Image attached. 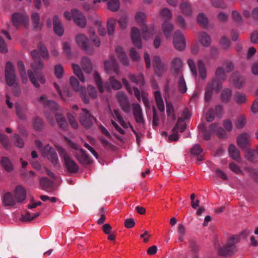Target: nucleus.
<instances>
[{"label": "nucleus", "mask_w": 258, "mask_h": 258, "mask_svg": "<svg viewBox=\"0 0 258 258\" xmlns=\"http://www.w3.org/2000/svg\"><path fill=\"white\" fill-rule=\"evenodd\" d=\"M31 54L34 60L33 62L31 63V66L34 73L29 70L28 71V75L31 83L35 87L38 88L40 87V85L38 83L35 75L41 84H44L46 81L45 77L43 74L39 73L44 68V66L40 60L39 53L37 50L32 51Z\"/></svg>", "instance_id": "nucleus-1"}, {"label": "nucleus", "mask_w": 258, "mask_h": 258, "mask_svg": "<svg viewBox=\"0 0 258 258\" xmlns=\"http://www.w3.org/2000/svg\"><path fill=\"white\" fill-rule=\"evenodd\" d=\"M239 241V236L234 235L231 236L223 247H219L217 249L219 255L221 256H230L236 251L235 244Z\"/></svg>", "instance_id": "nucleus-2"}, {"label": "nucleus", "mask_w": 258, "mask_h": 258, "mask_svg": "<svg viewBox=\"0 0 258 258\" xmlns=\"http://www.w3.org/2000/svg\"><path fill=\"white\" fill-rule=\"evenodd\" d=\"M234 69L233 63L230 60L227 59L223 61L222 66L217 67L215 71V76L224 81L227 79L226 73L231 72Z\"/></svg>", "instance_id": "nucleus-3"}, {"label": "nucleus", "mask_w": 258, "mask_h": 258, "mask_svg": "<svg viewBox=\"0 0 258 258\" xmlns=\"http://www.w3.org/2000/svg\"><path fill=\"white\" fill-rule=\"evenodd\" d=\"M72 15L75 23L78 26L81 28H84L86 26V17L81 12L76 9H73L72 10V14L68 11L64 13V17L68 20L71 19Z\"/></svg>", "instance_id": "nucleus-4"}, {"label": "nucleus", "mask_w": 258, "mask_h": 258, "mask_svg": "<svg viewBox=\"0 0 258 258\" xmlns=\"http://www.w3.org/2000/svg\"><path fill=\"white\" fill-rule=\"evenodd\" d=\"M71 146L77 151L75 156L79 162L83 165H89L91 163V160L89 155L83 149L80 148L78 145L75 143H71Z\"/></svg>", "instance_id": "nucleus-5"}, {"label": "nucleus", "mask_w": 258, "mask_h": 258, "mask_svg": "<svg viewBox=\"0 0 258 258\" xmlns=\"http://www.w3.org/2000/svg\"><path fill=\"white\" fill-rule=\"evenodd\" d=\"M5 77L7 84L10 86L17 85L16 76L14 72V69L12 63L7 62L5 67Z\"/></svg>", "instance_id": "nucleus-6"}, {"label": "nucleus", "mask_w": 258, "mask_h": 258, "mask_svg": "<svg viewBox=\"0 0 258 258\" xmlns=\"http://www.w3.org/2000/svg\"><path fill=\"white\" fill-rule=\"evenodd\" d=\"M116 98L122 111L128 113L131 111V104L126 94L121 91L118 92Z\"/></svg>", "instance_id": "nucleus-7"}, {"label": "nucleus", "mask_w": 258, "mask_h": 258, "mask_svg": "<svg viewBox=\"0 0 258 258\" xmlns=\"http://www.w3.org/2000/svg\"><path fill=\"white\" fill-rule=\"evenodd\" d=\"M76 39L78 45L87 53L92 54L93 52L92 46L89 43L88 38L84 34L78 35Z\"/></svg>", "instance_id": "nucleus-8"}, {"label": "nucleus", "mask_w": 258, "mask_h": 258, "mask_svg": "<svg viewBox=\"0 0 258 258\" xmlns=\"http://www.w3.org/2000/svg\"><path fill=\"white\" fill-rule=\"evenodd\" d=\"M133 114L136 122L140 124H144L145 120L144 118L143 112L141 105L139 103H132Z\"/></svg>", "instance_id": "nucleus-9"}, {"label": "nucleus", "mask_w": 258, "mask_h": 258, "mask_svg": "<svg viewBox=\"0 0 258 258\" xmlns=\"http://www.w3.org/2000/svg\"><path fill=\"white\" fill-rule=\"evenodd\" d=\"M153 65L155 73L158 76H161L166 71V65L162 63L159 56L155 55L153 58Z\"/></svg>", "instance_id": "nucleus-10"}, {"label": "nucleus", "mask_w": 258, "mask_h": 258, "mask_svg": "<svg viewBox=\"0 0 258 258\" xmlns=\"http://www.w3.org/2000/svg\"><path fill=\"white\" fill-rule=\"evenodd\" d=\"M82 111L83 113L80 115V122L85 127L89 128L92 125L93 120L95 118L87 109L83 108Z\"/></svg>", "instance_id": "nucleus-11"}, {"label": "nucleus", "mask_w": 258, "mask_h": 258, "mask_svg": "<svg viewBox=\"0 0 258 258\" xmlns=\"http://www.w3.org/2000/svg\"><path fill=\"white\" fill-rule=\"evenodd\" d=\"M173 44L175 48L178 50H182L185 47V40L183 35L180 31L175 32L173 36Z\"/></svg>", "instance_id": "nucleus-12"}, {"label": "nucleus", "mask_w": 258, "mask_h": 258, "mask_svg": "<svg viewBox=\"0 0 258 258\" xmlns=\"http://www.w3.org/2000/svg\"><path fill=\"white\" fill-rule=\"evenodd\" d=\"M104 68L108 74H111L112 71L117 75L119 74L118 64L113 56L110 57L109 60L104 61Z\"/></svg>", "instance_id": "nucleus-13"}, {"label": "nucleus", "mask_w": 258, "mask_h": 258, "mask_svg": "<svg viewBox=\"0 0 258 258\" xmlns=\"http://www.w3.org/2000/svg\"><path fill=\"white\" fill-rule=\"evenodd\" d=\"M12 20L15 27H17L20 25H25L28 22V17L23 14L16 13L12 16Z\"/></svg>", "instance_id": "nucleus-14"}, {"label": "nucleus", "mask_w": 258, "mask_h": 258, "mask_svg": "<svg viewBox=\"0 0 258 258\" xmlns=\"http://www.w3.org/2000/svg\"><path fill=\"white\" fill-rule=\"evenodd\" d=\"M52 163L55 165L58 163V156L55 149L49 145L45 146L43 152Z\"/></svg>", "instance_id": "nucleus-15"}, {"label": "nucleus", "mask_w": 258, "mask_h": 258, "mask_svg": "<svg viewBox=\"0 0 258 258\" xmlns=\"http://www.w3.org/2000/svg\"><path fill=\"white\" fill-rule=\"evenodd\" d=\"M182 62L179 57H175L171 61V71L176 76L183 75L182 73Z\"/></svg>", "instance_id": "nucleus-16"}, {"label": "nucleus", "mask_w": 258, "mask_h": 258, "mask_svg": "<svg viewBox=\"0 0 258 258\" xmlns=\"http://www.w3.org/2000/svg\"><path fill=\"white\" fill-rule=\"evenodd\" d=\"M131 37L134 46L138 48H141L142 47L141 38L138 29L135 27L132 29Z\"/></svg>", "instance_id": "nucleus-17"}, {"label": "nucleus", "mask_w": 258, "mask_h": 258, "mask_svg": "<svg viewBox=\"0 0 258 258\" xmlns=\"http://www.w3.org/2000/svg\"><path fill=\"white\" fill-rule=\"evenodd\" d=\"M45 96L42 95L40 97L39 101L42 103L45 108L50 109L51 111H54L58 109V104L53 100H46Z\"/></svg>", "instance_id": "nucleus-18"}, {"label": "nucleus", "mask_w": 258, "mask_h": 258, "mask_svg": "<svg viewBox=\"0 0 258 258\" xmlns=\"http://www.w3.org/2000/svg\"><path fill=\"white\" fill-rule=\"evenodd\" d=\"M15 198L17 203H22L25 200L26 198V191L22 186L18 185L15 188Z\"/></svg>", "instance_id": "nucleus-19"}, {"label": "nucleus", "mask_w": 258, "mask_h": 258, "mask_svg": "<svg viewBox=\"0 0 258 258\" xmlns=\"http://www.w3.org/2000/svg\"><path fill=\"white\" fill-rule=\"evenodd\" d=\"M249 140L250 136L247 133H242L237 137V145L241 148H246L248 145Z\"/></svg>", "instance_id": "nucleus-20"}, {"label": "nucleus", "mask_w": 258, "mask_h": 258, "mask_svg": "<svg viewBox=\"0 0 258 258\" xmlns=\"http://www.w3.org/2000/svg\"><path fill=\"white\" fill-rule=\"evenodd\" d=\"M230 80L233 85L237 88H240L245 82L244 77L240 75L237 72L233 73Z\"/></svg>", "instance_id": "nucleus-21"}, {"label": "nucleus", "mask_w": 258, "mask_h": 258, "mask_svg": "<svg viewBox=\"0 0 258 258\" xmlns=\"http://www.w3.org/2000/svg\"><path fill=\"white\" fill-rule=\"evenodd\" d=\"M16 203L15 198L10 192L6 193L2 198V204L4 206H13Z\"/></svg>", "instance_id": "nucleus-22"}, {"label": "nucleus", "mask_w": 258, "mask_h": 258, "mask_svg": "<svg viewBox=\"0 0 258 258\" xmlns=\"http://www.w3.org/2000/svg\"><path fill=\"white\" fill-rule=\"evenodd\" d=\"M53 30L55 34L60 36L63 33V28L57 16H54L53 19Z\"/></svg>", "instance_id": "nucleus-23"}, {"label": "nucleus", "mask_w": 258, "mask_h": 258, "mask_svg": "<svg viewBox=\"0 0 258 258\" xmlns=\"http://www.w3.org/2000/svg\"><path fill=\"white\" fill-rule=\"evenodd\" d=\"M65 166L70 173H77L78 172L79 167L77 163L70 157L64 161Z\"/></svg>", "instance_id": "nucleus-24"}, {"label": "nucleus", "mask_w": 258, "mask_h": 258, "mask_svg": "<svg viewBox=\"0 0 258 258\" xmlns=\"http://www.w3.org/2000/svg\"><path fill=\"white\" fill-rule=\"evenodd\" d=\"M222 81H223L222 80L216 77L208 84L207 87H210L211 90L217 92L222 88Z\"/></svg>", "instance_id": "nucleus-25"}, {"label": "nucleus", "mask_w": 258, "mask_h": 258, "mask_svg": "<svg viewBox=\"0 0 258 258\" xmlns=\"http://www.w3.org/2000/svg\"><path fill=\"white\" fill-rule=\"evenodd\" d=\"M0 163L3 168L8 172H11L14 170V166L10 159L7 157H2Z\"/></svg>", "instance_id": "nucleus-26"}, {"label": "nucleus", "mask_w": 258, "mask_h": 258, "mask_svg": "<svg viewBox=\"0 0 258 258\" xmlns=\"http://www.w3.org/2000/svg\"><path fill=\"white\" fill-rule=\"evenodd\" d=\"M39 182L41 189L46 191H47L48 189H52L54 184V183L52 180L46 177L40 178Z\"/></svg>", "instance_id": "nucleus-27"}, {"label": "nucleus", "mask_w": 258, "mask_h": 258, "mask_svg": "<svg viewBox=\"0 0 258 258\" xmlns=\"http://www.w3.org/2000/svg\"><path fill=\"white\" fill-rule=\"evenodd\" d=\"M40 17L38 13L33 12L31 15L32 26L34 29H41L43 23L40 21Z\"/></svg>", "instance_id": "nucleus-28"}, {"label": "nucleus", "mask_w": 258, "mask_h": 258, "mask_svg": "<svg viewBox=\"0 0 258 258\" xmlns=\"http://www.w3.org/2000/svg\"><path fill=\"white\" fill-rule=\"evenodd\" d=\"M199 39L201 44L204 46L208 47L211 44V37L205 32H202L199 34Z\"/></svg>", "instance_id": "nucleus-29"}, {"label": "nucleus", "mask_w": 258, "mask_h": 258, "mask_svg": "<svg viewBox=\"0 0 258 258\" xmlns=\"http://www.w3.org/2000/svg\"><path fill=\"white\" fill-rule=\"evenodd\" d=\"M116 52L118 57L119 58L122 64L125 66L128 65L129 63L128 58L125 53L123 52L122 47L120 46L117 47L116 48Z\"/></svg>", "instance_id": "nucleus-30"}, {"label": "nucleus", "mask_w": 258, "mask_h": 258, "mask_svg": "<svg viewBox=\"0 0 258 258\" xmlns=\"http://www.w3.org/2000/svg\"><path fill=\"white\" fill-rule=\"evenodd\" d=\"M154 97L158 109L160 111L163 112L164 111V104L160 92L159 91H155Z\"/></svg>", "instance_id": "nucleus-31"}, {"label": "nucleus", "mask_w": 258, "mask_h": 258, "mask_svg": "<svg viewBox=\"0 0 258 258\" xmlns=\"http://www.w3.org/2000/svg\"><path fill=\"white\" fill-rule=\"evenodd\" d=\"M162 29L165 36L169 38L171 37V33L173 30V26L169 22L165 21L162 25Z\"/></svg>", "instance_id": "nucleus-32"}, {"label": "nucleus", "mask_w": 258, "mask_h": 258, "mask_svg": "<svg viewBox=\"0 0 258 258\" xmlns=\"http://www.w3.org/2000/svg\"><path fill=\"white\" fill-rule=\"evenodd\" d=\"M81 66L83 70L87 73L91 72L92 69L90 59L87 56H84L81 60Z\"/></svg>", "instance_id": "nucleus-33"}, {"label": "nucleus", "mask_w": 258, "mask_h": 258, "mask_svg": "<svg viewBox=\"0 0 258 258\" xmlns=\"http://www.w3.org/2000/svg\"><path fill=\"white\" fill-rule=\"evenodd\" d=\"M15 108L18 116L22 119H25L26 118V106L25 105H21L18 103H16Z\"/></svg>", "instance_id": "nucleus-34"}, {"label": "nucleus", "mask_w": 258, "mask_h": 258, "mask_svg": "<svg viewBox=\"0 0 258 258\" xmlns=\"http://www.w3.org/2000/svg\"><path fill=\"white\" fill-rule=\"evenodd\" d=\"M197 66L200 77L203 80L205 79L207 77V71L205 64L203 60L202 59L198 60Z\"/></svg>", "instance_id": "nucleus-35"}, {"label": "nucleus", "mask_w": 258, "mask_h": 258, "mask_svg": "<svg viewBox=\"0 0 258 258\" xmlns=\"http://www.w3.org/2000/svg\"><path fill=\"white\" fill-rule=\"evenodd\" d=\"M55 117L59 127L62 130H66L68 127V123L65 117L59 113L55 114Z\"/></svg>", "instance_id": "nucleus-36"}, {"label": "nucleus", "mask_w": 258, "mask_h": 258, "mask_svg": "<svg viewBox=\"0 0 258 258\" xmlns=\"http://www.w3.org/2000/svg\"><path fill=\"white\" fill-rule=\"evenodd\" d=\"M228 151L230 157L238 161L240 159V154L237 148L233 145H230L229 147Z\"/></svg>", "instance_id": "nucleus-37"}, {"label": "nucleus", "mask_w": 258, "mask_h": 258, "mask_svg": "<svg viewBox=\"0 0 258 258\" xmlns=\"http://www.w3.org/2000/svg\"><path fill=\"white\" fill-rule=\"evenodd\" d=\"M18 68L21 76L22 80L23 83H26L27 82V76L26 73L24 64L22 61L19 60L17 63Z\"/></svg>", "instance_id": "nucleus-38"}, {"label": "nucleus", "mask_w": 258, "mask_h": 258, "mask_svg": "<svg viewBox=\"0 0 258 258\" xmlns=\"http://www.w3.org/2000/svg\"><path fill=\"white\" fill-rule=\"evenodd\" d=\"M179 77L178 81V89L180 93H184L187 91V87L183 75L177 76Z\"/></svg>", "instance_id": "nucleus-39"}, {"label": "nucleus", "mask_w": 258, "mask_h": 258, "mask_svg": "<svg viewBox=\"0 0 258 258\" xmlns=\"http://www.w3.org/2000/svg\"><path fill=\"white\" fill-rule=\"evenodd\" d=\"M129 78L133 82L140 86H143L144 85V80L142 74H140L138 75L131 74L130 75Z\"/></svg>", "instance_id": "nucleus-40"}, {"label": "nucleus", "mask_w": 258, "mask_h": 258, "mask_svg": "<svg viewBox=\"0 0 258 258\" xmlns=\"http://www.w3.org/2000/svg\"><path fill=\"white\" fill-rule=\"evenodd\" d=\"M186 127V123L184 122V119L182 118H178L177 123H176L173 131L179 130L180 132H183Z\"/></svg>", "instance_id": "nucleus-41"}, {"label": "nucleus", "mask_w": 258, "mask_h": 258, "mask_svg": "<svg viewBox=\"0 0 258 258\" xmlns=\"http://www.w3.org/2000/svg\"><path fill=\"white\" fill-rule=\"evenodd\" d=\"M0 142L6 150L11 149L12 145L8 136L3 134H0Z\"/></svg>", "instance_id": "nucleus-42"}, {"label": "nucleus", "mask_w": 258, "mask_h": 258, "mask_svg": "<svg viewBox=\"0 0 258 258\" xmlns=\"http://www.w3.org/2000/svg\"><path fill=\"white\" fill-rule=\"evenodd\" d=\"M180 8L183 14L187 16H190L191 14L192 11L190 6L187 2H183L180 5Z\"/></svg>", "instance_id": "nucleus-43"}, {"label": "nucleus", "mask_w": 258, "mask_h": 258, "mask_svg": "<svg viewBox=\"0 0 258 258\" xmlns=\"http://www.w3.org/2000/svg\"><path fill=\"white\" fill-rule=\"evenodd\" d=\"M72 68L73 69L74 74L78 77L80 81L82 82H84L85 79L80 66L78 64H73Z\"/></svg>", "instance_id": "nucleus-44"}, {"label": "nucleus", "mask_w": 258, "mask_h": 258, "mask_svg": "<svg viewBox=\"0 0 258 258\" xmlns=\"http://www.w3.org/2000/svg\"><path fill=\"white\" fill-rule=\"evenodd\" d=\"M107 7L111 11L116 12L119 8V2L118 0H110L107 3Z\"/></svg>", "instance_id": "nucleus-45"}, {"label": "nucleus", "mask_w": 258, "mask_h": 258, "mask_svg": "<svg viewBox=\"0 0 258 258\" xmlns=\"http://www.w3.org/2000/svg\"><path fill=\"white\" fill-rule=\"evenodd\" d=\"M99 141L103 147L106 150L113 151L115 150V146L108 141L107 140L105 139L103 137H100Z\"/></svg>", "instance_id": "nucleus-46"}, {"label": "nucleus", "mask_w": 258, "mask_h": 258, "mask_svg": "<svg viewBox=\"0 0 258 258\" xmlns=\"http://www.w3.org/2000/svg\"><path fill=\"white\" fill-rule=\"evenodd\" d=\"M44 126L42 119L38 117H35L33 120V128L36 131H41Z\"/></svg>", "instance_id": "nucleus-47"}, {"label": "nucleus", "mask_w": 258, "mask_h": 258, "mask_svg": "<svg viewBox=\"0 0 258 258\" xmlns=\"http://www.w3.org/2000/svg\"><path fill=\"white\" fill-rule=\"evenodd\" d=\"M232 91L229 89H225L221 92V99L223 102H228L231 99Z\"/></svg>", "instance_id": "nucleus-48"}, {"label": "nucleus", "mask_w": 258, "mask_h": 258, "mask_svg": "<svg viewBox=\"0 0 258 258\" xmlns=\"http://www.w3.org/2000/svg\"><path fill=\"white\" fill-rule=\"evenodd\" d=\"M70 82L71 86L76 91L80 92L82 88H84V87L80 86L78 80L74 76H72L70 78Z\"/></svg>", "instance_id": "nucleus-49"}, {"label": "nucleus", "mask_w": 258, "mask_h": 258, "mask_svg": "<svg viewBox=\"0 0 258 258\" xmlns=\"http://www.w3.org/2000/svg\"><path fill=\"white\" fill-rule=\"evenodd\" d=\"M94 78L99 92L101 93H103L104 92V88L102 80L99 74L97 72H95L94 75Z\"/></svg>", "instance_id": "nucleus-50"}, {"label": "nucleus", "mask_w": 258, "mask_h": 258, "mask_svg": "<svg viewBox=\"0 0 258 258\" xmlns=\"http://www.w3.org/2000/svg\"><path fill=\"white\" fill-rule=\"evenodd\" d=\"M142 33L145 39L147 38L148 35H149V36H153L155 33L154 27H151L148 28L146 26L142 28Z\"/></svg>", "instance_id": "nucleus-51"}, {"label": "nucleus", "mask_w": 258, "mask_h": 258, "mask_svg": "<svg viewBox=\"0 0 258 258\" xmlns=\"http://www.w3.org/2000/svg\"><path fill=\"white\" fill-rule=\"evenodd\" d=\"M220 44L224 49H228L231 45L230 40L227 37L223 36L220 40Z\"/></svg>", "instance_id": "nucleus-52"}, {"label": "nucleus", "mask_w": 258, "mask_h": 258, "mask_svg": "<svg viewBox=\"0 0 258 258\" xmlns=\"http://www.w3.org/2000/svg\"><path fill=\"white\" fill-rule=\"evenodd\" d=\"M116 21L113 18H110L107 22V30L109 35H112L115 29Z\"/></svg>", "instance_id": "nucleus-53"}, {"label": "nucleus", "mask_w": 258, "mask_h": 258, "mask_svg": "<svg viewBox=\"0 0 258 258\" xmlns=\"http://www.w3.org/2000/svg\"><path fill=\"white\" fill-rule=\"evenodd\" d=\"M197 21L198 23L204 27H206L208 25V18L203 13H200L197 17Z\"/></svg>", "instance_id": "nucleus-54"}, {"label": "nucleus", "mask_w": 258, "mask_h": 258, "mask_svg": "<svg viewBox=\"0 0 258 258\" xmlns=\"http://www.w3.org/2000/svg\"><path fill=\"white\" fill-rule=\"evenodd\" d=\"M234 99L237 104H241L246 101V96L243 93L237 92L234 96Z\"/></svg>", "instance_id": "nucleus-55"}, {"label": "nucleus", "mask_w": 258, "mask_h": 258, "mask_svg": "<svg viewBox=\"0 0 258 258\" xmlns=\"http://www.w3.org/2000/svg\"><path fill=\"white\" fill-rule=\"evenodd\" d=\"M13 142L15 146L18 148L23 147L24 141L22 138L18 134H15L13 136Z\"/></svg>", "instance_id": "nucleus-56"}, {"label": "nucleus", "mask_w": 258, "mask_h": 258, "mask_svg": "<svg viewBox=\"0 0 258 258\" xmlns=\"http://www.w3.org/2000/svg\"><path fill=\"white\" fill-rule=\"evenodd\" d=\"M146 16L143 12H138L135 16V19L138 24L140 25H145V20L146 19Z\"/></svg>", "instance_id": "nucleus-57"}, {"label": "nucleus", "mask_w": 258, "mask_h": 258, "mask_svg": "<svg viewBox=\"0 0 258 258\" xmlns=\"http://www.w3.org/2000/svg\"><path fill=\"white\" fill-rule=\"evenodd\" d=\"M38 49L40 53L41 56L43 58L47 59L49 57L48 51L46 47L42 43H40L38 45Z\"/></svg>", "instance_id": "nucleus-58"}, {"label": "nucleus", "mask_w": 258, "mask_h": 258, "mask_svg": "<svg viewBox=\"0 0 258 258\" xmlns=\"http://www.w3.org/2000/svg\"><path fill=\"white\" fill-rule=\"evenodd\" d=\"M246 123V119L244 116H240L235 121V126L237 128H241L244 127Z\"/></svg>", "instance_id": "nucleus-59"}, {"label": "nucleus", "mask_w": 258, "mask_h": 258, "mask_svg": "<svg viewBox=\"0 0 258 258\" xmlns=\"http://www.w3.org/2000/svg\"><path fill=\"white\" fill-rule=\"evenodd\" d=\"M109 82L113 89L118 90L121 88V83L119 81H117L114 77L111 76L110 77Z\"/></svg>", "instance_id": "nucleus-60"}, {"label": "nucleus", "mask_w": 258, "mask_h": 258, "mask_svg": "<svg viewBox=\"0 0 258 258\" xmlns=\"http://www.w3.org/2000/svg\"><path fill=\"white\" fill-rule=\"evenodd\" d=\"M187 64L190 68L192 74L194 76L197 75V70L195 61L191 58L187 60Z\"/></svg>", "instance_id": "nucleus-61"}, {"label": "nucleus", "mask_w": 258, "mask_h": 258, "mask_svg": "<svg viewBox=\"0 0 258 258\" xmlns=\"http://www.w3.org/2000/svg\"><path fill=\"white\" fill-rule=\"evenodd\" d=\"M54 74L58 79L61 78L63 74V69L60 64H57L54 66Z\"/></svg>", "instance_id": "nucleus-62"}, {"label": "nucleus", "mask_w": 258, "mask_h": 258, "mask_svg": "<svg viewBox=\"0 0 258 258\" xmlns=\"http://www.w3.org/2000/svg\"><path fill=\"white\" fill-rule=\"evenodd\" d=\"M189 248L193 253H196L200 249V246L197 241L194 240L189 241Z\"/></svg>", "instance_id": "nucleus-63"}, {"label": "nucleus", "mask_w": 258, "mask_h": 258, "mask_svg": "<svg viewBox=\"0 0 258 258\" xmlns=\"http://www.w3.org/2000/svg\"><path fill=\"white\" fill-rule=\"evenodd\" d=\"M203 152V149L199 144H196L191 149V154L195 155H200Z\"/></svg>", "instance_id": "nucleus-64"}]
</instances>
